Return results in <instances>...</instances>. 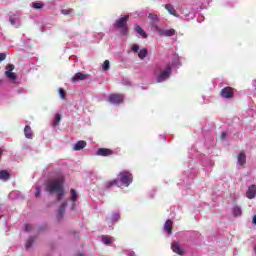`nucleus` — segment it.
<instances>
[{"mask_svg": "<svg viewBox=\"0 0 256 256\" xmlns=\"http://www.w3.org/2000/svg\"><path fill=\"white\" fill-rule=\"evenodd\" d=\"M165 231H167L168 235H171V230L173 229V221L167 220L164 225Z\"/></svg>", "mask_w": 256, "mask_h": 256, "instance_id": "22", "label": "nucleus"}, {"mask_svg": "<svg viewBox=\"0 0 256 256\" xmlns=\"http://www.w3.org/2000/svg\"><path fill=\"white\" fill-rule=\"evenodd\" d=\"M59 95H60L61 99H65V90L63 88L59 89Z\"/></svg>", "mask_w": 256, "mask_h": 256, "instance_id": "35", "label": "nucleus"}, {"mask_svg": "<svg viewBox=\"0 0 256 256\" xmlns=\"http://www.w3.org/2000/svg\"><path fill=\"white\" fill-rule=\"evenodd\" d=\"M220 139L221 141H225V139H227V132H222Z\"/></svg>", "mask_w": 256, "mask_h": 256, "instance_id": "37", "label": "nucleus"}, {"mask_svg": "<svg viewBox=\"0 0 256 256\" xmlns=\"http://www.w3.org/2000/svg\"><path fill=\"white\" fill-rule=\"evenodd\" d=\"M24 135L26 139H33V130H31V126H25Z\"/></svg>", "mask_w": 256, "mask_h": 256, "instance_id": "19", "label": "nucleus"}, {"mask_svg": "<svg viewBox=\"0 0 256 256\" xmlns=\"http://www.w3.org/2000/svg\"><path fill=\"white\" fill-rule=\"evenodd\" d=\"M109 68H110L109 60H105L103 66H102V69H103V71H109Z\"/></svg>", "mask_w": 256, "mask_h": 256, "instance_id": "32", "label": "nucleus"}, {"mask_svg": "<svg viewBox=\"0 0 256 256\" xmlns=\"http://www.w3.org/2000/svg\"><path fill=\"white\" fill-rule=\"evenodd\" d=\"M158 32L160 33V35H162L163 37H173L176 35L177 31H175V29L171 28L168 30H158Z\"/></svg>", "mask_w": 256, "mask_h": 256, "instance_id": "13", "label": "nucleus"}, {"mask_svg": "<svg viewBox=\"0 0 256 256\" xmlns=\"http://www.w3.org/2000/svg\"><path fill=\"white\" fill-rule=\"evenodd\" d=\"M102 242L104 243V245H111V243H113V237L102 236Z\"/></svg>", "mask_w": 256, "mask_h": 256, "instance_id": "25", "label": "nucleus"}, {"mask_svg": "<svg viewBox=\"0 0 256 256\" xmlns=\"http://www.w3.org/2000/svg\"><path fill=\"white\" fill-rule=\"evenodd\" d=\"M96 155H98L100 157H109V156L113 155V150H111L109 148H99L96 152Z\"/></svg>", "mask_w": 256, "mask_h": 256, "instance_id": "9", "label": "nucleus"}, {"mask_svg": "<svg viewBox=\"0 0 256 256\" xmlns=\"http://www.w3.org/2000/svg\"><path fill=\"white\" fill-rule=\"evenodd\" d=\"M255 195H256V186L251 185L246 192V197L248 199H255Z\"/></svg>", "mask_w": 256, "mask_h": 256, "instance_id": "14", "label": "nucleus"}, {"mask_svg": "<svg viewBox=\"0 0 256 256\" xmlns=\"http://www.w3.org/2000/svg\"><path fill=\"white\" fill-rule=\"evenodd\" d=\"M5 75L8 79H10V81H15V79H17V74L14 72L5 71Z\"/></svg>", "mask_w": 256, "mask_h": 256, "instance_id": "26", "label": "nucleus"}, {"mask_svg": "<svg viewBox=\"0 0 256 256\" xmlns=\"http://www.w3.org/2000/svg\"><path fill=\"white\" fill-rule=\"evenodd\" d=\"M56 195L58 196L57 201H61L65 195V188H62L60 191L56 192Z\"/></svg>", "mask_w": 256, "mask_h": 256, "instance_id": "28", "label": "nucleus"}, {"mask_svg": "<svg viewBox=\"0 0 256 256\" xmlns=\"http://www.w3.org/2000/svg\"><path fill=\"white\" fill-rule=\"evenodd\" d=\"M246 162H247V156L245 155V153L240 152L239 155H238L239 165H245Z\"/></svg>", "mask_w": 256, "mask_h": 256, "instance_id": "23", "label": "nucleus"}, {"mask_svg": "<svg viewBox=\"0 0 256 256\" xmlns=\"http://www.w3.org/2000/svg\"><path fill=\"white\" fill-rule=\"evenodd\" d=\"M65 184V178L63 176H58L52 180H49L46 184L45 191L53 195L63 189Z\"/></svg>", "mask_w": 256, "mask_h": 256, "instance_id": "1", "label": "nucleus"}, {"mask_svg": "<svg viewBox=\"0 0 256 256\" xmlns=\"http://www.w3.org/2000/svg\"><path fill=\"white\" fill-rule=\"evenodd\" d=\"M6 57L5 53H0V63L1 61H5Z\"/></svg>", "mask_w": 256, "mask_h": 256, "instance_id": "39", "label": "nucleus"}, {"mask_svg": "<svg viewBox=\"0 0 256 256\" xmlns=\"http://www.w3.org/2000/svg\"><path fill=\"white\" fill-rule=\"evenodd\" d=\"M164 8L166 9V11H168V13H170V15H173L174 17H179V14H177V11L175 10V7H173V5L166 4L164 5Z\"/></svg>", "mask_w": 256, "mask_h": 256, "instance_id": "17", "label": "nucleus"}, {"mask_svg": "<svg viewBox=\"0 0 256 256\" xmlns=\"http://www.w3.org/2000/svg\"><path fill=\"white\" fill-rule=\"evenodd\" d=\"M124 99L123 94H111L109 96V102L114 103V105H120V103H123Z\"/></svg>", "mask_w": 256, "mask_h": 256, "instance_id": "6", "label": "nucleus"}, {"mask_svg": "<svg viewBox=\"0 0 256 256\" xmlns=\"http://www.w3.org/2000/svg\"><path fill=\"white\" fill-rule=\"evenodd\" d=\"M11 179V174L7 172V170L0 171V180L1 181H9Z\"/></svg>", "mask_w": 256, "mask_h": 256, "instance_id": "20", "label": "nucleus"}, {"mask_svg": "<svg viewBox=\"0 0 256 256\" xmlns=\"http://www.w3.org/2000/svg\"><path fill=\"white\" fill-rule=\"evenodd\" d=\"M131 49L134 53H138V57L141 60L145 59V57L149 55V51L147 50V48L139 50V45L137 44L132 45Z\"/></svg>", "mask_w": 256, "mask_h": 256, "instance_id": "5", "label": "nucleus"}, {"mask_svg": "<svg viewBox=\"0 0 256 256\" xmlns=\"http://www.w3.org/2000/svg\"><path fill=\"white\" fill-rule=\"evenodd\" d=\"M35 197H36V198L41 197V188L36 187Z\"/></svg>", "mask_w": 256, "mask_h": 256, "instance_id": "36", "label": "nucleus"}, {"mask_svg": "<svg viewBox=\"0 0 256 256\" xmlns=\"http://www.w3.org/2000/svg\"><path fill=\"white\" fill-rule=\"evenodd\" d=\"M32 7L34 9H43V7H45V4H43L42 2H34L32 4Z\"/></svg>", "mask_w": 256, "mask_h": 256, "instance_id": "31", "label": "nucleus"}, {"mask_svg": "<svg viewBox=\"0 0 256 256\" xmlns=\"http://www.w3.org/2000/svg\"><path fill=\"white\" fill-rule=\"evenodd\" d=\"M148 19H150V21H152V23H159V16H157V14H155V13H149Z\"/></svg>", "mask_w": 256, "mask_h": 256, "instance_id": "24", "label": "nucleus"}, {"mask_svg": "<svg viewBox=\"0 0 256 256\" xmlns=\"http://www.w3.org/2000/svg\"><path fill=\"white\" fill-rule=\"evenodd\" d=\"M134 29H135L136 33H138V35H140L143 39H147V32H145V30H143V28H141V26L136 24Z\"/></svg>", "mask_w": 256, "mask_h": 256, "instance_id": "18", "label": "nucleus"}, {"mask_svg": "<svg viewBox=\"0 0 256 256\" xmlns=\"http://www.w3.org/2000/svg\"><path fill=\"white\" fill-rule=\"evenodd\" d=\"M127 21H129V16H123L114 23L115 29H122L123 35H127Z\"/></svg>", "mask_w": 256, "mask_h": 256, "instance_id": "3", "label": "nucleus"}, {"mask_svg": "<svg viewBox=\"0 0 256 256\" xmlns=\"http://www.w3.org/2000/svg\"><path fill=\"white\" fill-rule=\"evenodd\" d=\"M31 229H33V226L31 224L25 225V231H31Z\"/></svg>", "mask_w": 256, "mask_h": 256, "instance_id": "38", "label": "nucleus"}, {"mask_svg": "<svg viewBox=\"0 0 256 256\" xmlns=\"http://www.w3.org/2000/svg\"><path fill=\"white\" fill-rule=\"evenodd\" d=\"M35 243V237L31 236L26 242V249H30L31 245Z\"/></svg>", "mask_w": 256, "mask_h": 256, "instance_id": "29", "label": "nucleus"}, {"mask_svg": "<svg viewBox=\"0 0 256 256\" xmlns=\"http://www.w3.org/2000/svg\"><path fill=\"white\" fill-rule=\"evenodd\" d=\"M171 249L173 253H176L177 255H180V256L185 255V252H183V249H181V245H179L178 242H173L171 244Z\"/></svg>", "mask_w": 256, "mask_h": 256, "instance_id": "11", "label": "nucleus"}, {"mask_svg": "<svg viewBox=\"0 0 256 256\" xmlns=\"http://www.w3.org/2000/svg\"><path fill=\"white\" fill-rule=\"evenodd\" d=\"M242 211H241V208L238 207V206H235L234 209H233V215L234 217H239L240 215H242Z\"/></svg>", "mask_w": 256, "mask_h": 256, "instance_id": "27", "label": "nucleus"}, {"mask_svg": "<svg viewBox=\"0 0 256 256\" xmlns=\"http://www.w3.org/2000/svg\"><path fill=\"white\" fill-rule=\"evenodd\" d=\"M221 97L223 99H233V88L227 86L224 87L220 92Z\"/></svg>", "mask_w": 256, "mask_h": 256, "instance_id": "8", "label": "nucleus"}, {"mask_svg": "<svg viewBox=\"0 0 256 256\" xmlns=\"http://www.w3.org/2000/svg\"><path fill=\"white\" fill-rule=\"evenodd\" d=\"M77 256H83V254H78Z\"/></svg>", "mask_w": 256, "mask_h": 256, "instance_id": "42", "label": "nucleus"}, {"mask_svg": "<svg viewBox=\"0 0 256 256\" xmlns=\"http://www.w3.org/2000/svg\"><path fill=\"white\" fill-rule=\"evenodd\" d=\"M254 225H256V215L253 216V219H252Z\"/></svg>", "mask_w": 256, "mask_h": 256, "instance_id": "41", "label": "nucleus"}, {"mask_svg": "<svg viewBox=\"0 0 256 256\" xmlns=\"http://www.w3.org/2000/svg\"><path fill=\"white\" fill-rule=\"evenodd\" d=\"M85 147H87V142L85 140H80L74 145L73 149L74 151H81V149H85Z\"/></svg>", "mask_w": 256, "mask_h": 256, "instance_id": "16", "label": "nucleus"}, {"mask_svg": "<svg viewBox=\"0 0 256 256\" xmlns=\"http://www.w3.org/2000/svg\"><path fill=\"white\" fill-rule=\"evenodd\" d=\"M14 69H15V65L13 64H8L6 66V71H9V73H11Z\"/></svg>", "mask_w": 256, "mask_h": 256, "instance_id": "34", "label": "nucleus"}, {"mask_svg": "<svg viewBox=\"0 0 256 256\" xmlns=\"http://www.w3.org/2000/svg\"><path fill=\"white\" fill-rule=\"evenodd\" d=\"M70 201H72V209H75V203L79 201V194H77V191L75 189L70 190Z\"/></svg>", "mask_w": 256, "mask_h": 256, "instance_id": "12", "label": "nucleus"}, {"mask_svg": "<svg viewBox=\"0 0 256 256\" xmlns=\"http://www.w3.org/2000/svg\"><path fill=\"white\" fill-rule=\"evenodd\" d=\"M59 123H61V114H56L54 122H53V126L57 127V125H59Z\"/></svg>", "mask_w": 256, "mask_h": 256, "instance_id": "30", "label": "nucleus"}, {"mask_svg": "<svg viewBox=\"0 0 256 256\" xmlns=\"http://www.w3.org/2000/svg\"><path fill=\"white\" fill-rule=\"evenodd\" d=\"M112 187H119V178L107 182L106 189H112Z\"/></svg>", "mask_w": 256, "mask_h": 256, "instance_id": "21", "label": "nucleus"}, {"mask_svg": "<svg viewBox=\"0 0 256 256\" xmlns=\"http://www.w3.org/2000/svg\"><path fill=\"white\" fill-rule=\"evenodd\" d=\"M117 177L118 181H120L124 187H129V185L133 183V174L127 170L120 172Z\"/></svg>", "mask_w": 256, "mask_h": 256, "instance_id": "2", "label": "nucleus"}, {"mask_svg": "<svg viewBox=\"0 0 256 256\" xmlns=\"http://www.w3.org/2000/svg\"><path fill=\"white\" fill-rule=\"evenodd\" d=\"M171 76V66H167L161 73L157 76L156 81L157 83H163L166 79H169Z\"/></svg>", "mask_w": 256, "mask_h": 256, "instance_id": "4", "label": "nucleus"}, {"mask_svg": "<svg viewBox=\"0 0 256 256\" xmlns=\"http://www.w3.org/2000/svg\"><path fill=\"white\" fill-rule=\"evenodd\" d=\"M10 23H11V25H15V19L14 18H10Z\"/></svg>", "mask_w": 256, "mask_h": 256, "instance_id": "40", "label": "nucleus"}, {"mask_svg": "<svg viewBox=\"0 0 256 256\" xmlns=\"http://www.w3.org/2000/svg\"><path fill=\"white\" fill-rule=\"evenodd\" d=\"M119 219H121V214H119V212H113L107 219V223L110 227H113V225H115V223H117V221H119Z\"/></svg>", "mask_w": 256, "mask_h": 256, "instance_id": "7", "label": "nucleus"}, {"mask_svg": "<svg viewBox=\"0 0 256 256\" xmlns=\"http://www.w3.org/2000/svg\"><path fill=\"white\" fill-rule=\"evenodd\" d=\"M87 77H89V75L78 72L76 73L72 78L71 81L72 83H77L79 81H85V79H87Z\"/></svg>", "mask_w": 256, "mask_h": 256, "instance_id": "10", "label": "nucleus"}, {"mask_svg": "<svg viewBox=\"0 0 256 256\" xmlns=\"http://www.w3.org/2000/svg\"><path fill=\"white\" fill-rule=\"evenodd\" d=\"M61 13L62 15H71V13H73V9H62Z\"/></svg>", "mask_w": 256, "mask_h": 256, "instance_id": "33", "label": "nucleus"}, {"mask_svg": "<svg viewBox=\"0 0 256 256\" xmlns=\"http://www.w3.org/2000/svg\"><path fill=\"white\" fill-rule=\"evenodd\" d=\"M67 207V201H64L59 210H58V215H57V219L58 221H61V219H63V215H65V208Z\"/></svg>", "mask_w": 256, "mask_h": 256, "instance_id": "15", "label": "nucleus"}]
</instances>
